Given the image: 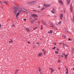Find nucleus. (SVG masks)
Returning a JSON list of instances; mask_svg holds the SVG:
<instances>
[{"mask_svg": "<svg viewBox=\"0 0 74 74\" xmlns=\"http://www.w3.org/2000/svg\"><path fill=\"white\" fill-rule=\"evenodd\" d=\"M13 26H14V25H13Z\"/></svg>", "mask_w": 74, "mask_h": 74, "instance_id": "nucleus-61", "label": "nucleus"}, {"mask_svg": "<svg viewBox=\"0 0 74 74\" xmlns=\"http://www.w3.org/2000/svg\"><path fill=\"white\" fill-rule=\"evenodd\" d=\"M4 3H5V4H8V2H7L6 1H4Z\"/></svg>", "mask_w": 74, "mask_h": 74, "instance_id": "nucleus-19", "label": "nucleus"}, {"mask_svg": "<svg viewBox=\"0 0 74 74\" xmlns=\"http://www.w3.org/2000/svg\"><path fill=\"white\" fill-rule=\"evenodd\" d=\"M19 12H27V10L25 9H22V8H20L19 10Z\"/></svg>", "mask_w": 74, "mask_h": 74, "instance_id": "nucleus-1", "label": "nucleus"}, {"mask_svg": "<svg viewBox=\"0 0 74 74\" xmlns=\"http://www.w3.org/2000/svg\"><path fill=\"white\" fill-rule=\"evenodd\" d=\"M58 23L59 24H61V21L58 22Z\"/></svg>", "mask_w": 74, "mask_h": 74, "instance_id": "nucleus-31", "label": "nucleus"}, {"mask_svg": "<svg viewBox=\"0 0 74 74\" xmlns=\"http://www.w3.org/2000/svg\"><path fill=\"white\" fill-rule=\"evenodd\" d=\"M67 4H69L70 3V0H67Z\"/></svg>", "mask_w": 74, "mask_h": 74, "instance_id": "nucleus-10", "label": "nucleus"}, {"mask_svg": "<svg viewBox=\"0 0 74 74\" xmlns=\"http://www.w3.org/2000/svg\"><path fill=\"white\" fill-rule=\"evenodd\" d=\"M10 43H11L12 42H13V41H12V39H10Z\"/></svg>", "mask_w": 74, "mask_h": 74, "instance_id": "nucleus-27", "label": "nucleus"}, {"mask_svg": "<svg viewBox=\"0 0 74 74\" xmlns=\"http://www.w3.org/2000/svg\"><path fill=\"white\" fill-rule=\"evenodd\" d=\"M58 2L60 4H63V1L62 0H59Z\"/></svg>", "mask_w": 74, "mask_h": 74, "instance_id": "nucleus-6", "label": "nucleus"}, {"mask_svg": "<svg viewBox=\"0 0 74 74\" xmlns=\"http://www.w3.org/2000/svg\"><path fill=\"white\" fill-rule=\"evenodd\" d=\"M55 48H56V47H55L54 48H53V49H55Z\"/></svg>", "mask_w": 74, "mask_h": 74, "instance_id": "nucleus-34", "label": "nucleus"}, {"mask_svg": "<svg viewBox=\"0 0 74 74\" xmlns=\"http://www.w3.org/2000/svg\"><path fill=\"white\" fill-rule=\"evenodd\" d=\"M12 8L13 9H14L15 10H19H19L20 8H19L18 6H16L13 7Z\"/></svg>", "mask_w": 74, "mask_h": 74, "instance_id": "nucleus-3", "label": "nucleus"}, {"mask_svg": "<svg viewBox=\"0 0 74 74\" xmlns=\"http://www.w3.org/2000/svg\"><path fill=\"white\" fill-rule=\"evenodd\" d=\"M44 9H45V8H42V9H41V10H44Z\"/></svg>", "mask_w": 74, "mask_h": 74, "instance_id": "nucleus-36", "label": "nucleus"}, {"mask_svg": "<svg viewBox=\"0 0 74 74\" xmlns=\"http://www.w3.org/2000/svg\"><path fill=\"white\" fill-rule=\"evenodd\" d=\"M43 29L42 25H41V29L42 30Z\"/></svg>", "mask_w": 74, "mask_h": 74, "instance_id": "nucleus-26", "label": "nucleus"}, {"mask_svg": "<svg viewBox=\"0 0 74 74\" xmlns=\"http://www.w3.org/2000/svg\"><path fill=\"white\" fill-rule=\"evenodd\" d=\"M37 19H38V18H36L35 19V20H37Z\"/></svg>", "mask_w": 74, "mask_h": 74, "instance_id": "nucleus-45", "label": "nucleus"}, {"mask_svg": "<svg viewBox=\"0 0 74 74\" xmlns=\"http://www.w3.org/2000/svg\"><path fill=\"white\" fill-rule=\"evenodd\" d=\"M43 51L44 52V49L43 50Z\"/></svg>", "mask_w": 74, "mask_h": 74, "instance_id": "nucleus-57", "label": "nucleus"}, {"mask_svg": "<svg viewBox=\"0 0 74 74\" xmlns=\"http://www.w3.org/2000/svg\"><path fill=\"white\" fill-rule=\"evenodd\" d=\"M19 15V13L18 12L17 13V14L16 16V17H17V16H18Z\"/></svg>", "mask_w": 74, "mask_h": 74, "instance_id": "nucleus-23", "label": "nucleus"}, {"mask_svg": "<svg viewBox=\"0 0 74 74\" xmlns=\"http://www.w3.org/2000/svg\"><path fill=\"white\" fill-rule=\"evenodd\" d=\"M58 62H60V60H58Z\"/></svg>", "mask_w": 74, "mask_h": 74, "instance_id": "nucleus-37", "label": "nucleus"}, {"mask_svg": "<svg viewBox=\"0 0 74 74\" xmlns=\"http://www.w3.org/2000/svg\"><path fill=\"white\" fill-rule=\"evenodd\" d=\"M28 44H30V42H28Z\"/></svg>", "mask_w": 74, "mask_h": 74, "instance_id": "nucleus-48", "label": "nucleus"}, {"mask_svg": "<svg viewBox=\"0 0 74 74\" xmlns=\"http://www.w3.org/2000/svg\"><path fill=\"white\" fill-rule=\"evenodd\" d=\"M9 42H10V43H11V41H9Z\"/></svg>", "mask_w": 74, "mask_h": 74, "instance_id": "nucleus-54", "label": "nucleus"}, {"mask_svg": "<svg viewBox=\"0 0 74 74\" xmlns=\"http://www.w3.org/2000/svg\"><path fill=\"white\" fill-rule=\"evenodd\" d=\"M66 45V46H67V47H68V46L67 45Z\"/></svg>", "mask_w": 74, "mask_h": 74, "instance_id": "nucleus-55", "label": "nucleus"}, {"mask_svg": "<svg viewBox=\"0 0 74 74\" xmlns=\"http://www.w3.org/2000/svg\"><path fill=\"white\" fill-rule=\"evenodd\" d=\"M48 33H50V32H48Z\"/></svg>", "mask_w": 74, "mask_h": 74, "instance_id": "nucleus-59", "label": "nucleus"}, {"mask_svg": "<svg viewBox=\"0 0 74 74\" xmlns=\"http://www.w3.org/2000/svg\"><path fill=\"white\" fill-rule=\"evenodd\" d=\"M46 53V52H44V55H45V53Z\"/></svg>", "mask_w": 74, "mask_h": 74, "instance_id": "nucleus-40", "label": "nucleus"}, {"mask_svg": "<svg viewBox=\"0 0 74 74\" xmlns=\"http://www.w3.org/2000/svg\"><path fill=\"white\" fill-rule=\"evenodd\" d=\"M58 69L59 70H60V67H58Z\"/></svg>", "mask_w": 74, "mask_h": 74, "instance_id": "nucleus-44", "label": "nucleus"}, {"mask_svg": "<svg viewBox=\"0 0 74 74\" xmlns=\"http://www.w3.org/2000/svg\"><path fill=\"white\" fill-rule=\"evenodd\" d=\"M50 34H52V31L50 30Z\"/></svg>", "mask_w": 74, "mask_h": 74, "instance_id": "nucleus-24", "label": "nucleus"}, {"mask_svg": "<svg viewBox=\"0 0 74 74\" xmlns=\"http://www.w3.org/2000/svg\"><path fill=\"white\" fill-rule=\"evenodd\" d=\"M62 58H63L64 57V56H62Z\"/></svg>", "mask_w": 74, "mask_h": 74, "instance_id": "nucleus-43", "label": "nucleus"}, {"mask_svg": "<svg viewBox=\"0 0 74 74\" xmlns=\"http://www.w3.org/2000/svg\"><path fill=\"white\" fill-rule=\"evenodd\" d=\"M72 50L73 52H74V49H72Z\"/></svg>", "mask_w": 74, "mask_h": 74, "instance_id": "nucleus-38", "label": "nucleus"}, {"mask_svg": "<svg viewBox=\"0 0 74 74\" xmlns=\"http://www.w3.org/2000/svg\"><path fill=\"white\" fill-rule=\"evenodd\" d=\"M51 12L53 13V14H54V13L56 12V10L53 9V11H51Z\"/></svg>", "mask_w": 74, "mask_h": 74, "instance_id": "nucleus-7", "label": "nucleus"}, {"mask_svg": "<svg viewBox=\"0 0 74 74\" xmlns=\"http://www.w3.org/2000/svg\"><path fill=\"white\" fill-rule=\"evenodd\" d=\"M63 37H64V38H66V36H63Z\"/></svg>", "mask_w": 74, "mask_h": 74, "instance_id": "nucleus-33", "label": "nucleus"}, {"mask_svg": "<svg viewBox=\"0 0 74 74\" xmlns=\"http://www.w3.org/2000/svg\"><path fill=\"white\" fill-rule=\"evenodd\" d=\"M17 72L16 71V72H15V74H17Z\"/></svg>", "mask_w": 74, "mask_h": 74, "instance_id": "nucleus-47", "label": "nucleus"}, {"mask_svg": "<svg viewBox=\"0 0 74 74\" xmlns=\"http://www.w3.org/2000/svg\"><path fill=\"white\" fill-rule=\"evenodd\" d=\"M53 44H54V45H56V43H54Z\"/></svg>", "mask_w": 74, "mask_h": 74, "instance_id": "nucleus-42", "label": "nucleus"}, {"mask_svg": "<svg viewBox=\"0 0 74 74\" xmlns=\"http://www.w3.org/2000/svg\"><path fill=\"white\" fill-rule=\"evenodd\" d=\"M37 28H38L37 27H35L34 28H33L34 30H36V29H37Z\"/></svg>", "mask_w": 74, "mask_h": 74, "instance_id": "nucleus-13", "label": "nucleus"}, {"mask_svg": "<svg viewBox=\"0 0 74 74\" xmlns=\"http://www.w3.org/2000/svg\"><path fill=\"white\" fill-rule=\"evenodd\" d=\"M62 55H64V54H62Z\"/></svg>", "mask_w": 74, "mask_h": 74, "instance_id": "nucleus-56", "label": "nucleus"}, {"mask_svg": "<svg viewBox=\"0 0 74 74\" xmlns=\"http://www.w3.org/2000/svg\"><path fill=\"white\" fill-rule=\"evenodd\" d=\"M62 44H63V48H65V47H64V46L65 45H65V44H64V43H62Z\"/></svg>", "mask_w": 74, "mask_h": 74, "instance_id": "nucleus-22", "label": "nucleus"}, {"mask_svg": "<svg viewBox=\"0 0 74 74\" xmlns=\"http://www.w3.org/2000/svg\"><path fill=\"white\" fill-rule=\"evenodd\" d=\"M33 11H35V12H37V10H33Z\"/></svg>", "mask_w": 74, "mask_h": 74, "instance_id": "nucleus-35", "label": "nucleus"}, {"mask_svg": "<svg viewBox=\"0 0 74 74\" xmlns=\"http://www.w3.org/2000/svg\"><path fill=\"white\" fill-rule=\"evenodd\" d=\"M42 55V53H40L38 55V56H41Z\"/></svg>", "mask_w": 74, "mask_h": 74, "instance_id": "nucleus-21", "label": "nucleus"}, {"mask_svg": "<svg viewBox=\"0 0 74 74\" xmlns=\"http://www.w3.org/2000/svg\"><path fill=\"white\" fill-rule=\"evenodd\" d=\"M41 21V22H42V23H43V22H44V21Z\"/></svg>", "mask_w": 74, "mask_h": 74, "instance_id": "nucleus-41", "label": "nucleus"}, {"mask_svg": "<svg viewBox=\"0 0 74 74\" xmlns=\"http://www.w3.org/2000/svg\"><path fill=\"white\" fill-rule=\"evenodd\" d=\"M66 74H68V68H66Z\"/></svg>", "mask_w": 74, "mask_h": 74, "instance_id": "nucleus-14", "label": "nucleus"}, {"mask_svg": "<svg viewBox=\"0 0 74 74\" xmlns=\"http://www.w3.org/2000/svg\"><path fill=\"white\" fill-rule=\"evenodd\" d=\"M40 74H42V72H40Z\"/></svg>", "mask_w": 74, "mask_h": 74, "instance_id": "nucleus-49", "label": "nucleus"}, {"mask_svg": "<svg viewBox=\"0 0 74 74\" xmlns=\"http://www.w3.org/2000/svg\"><path fill=\"white\" fill-rule=\"evenodd\" d=\"M37 44H39V43H37Z\"/></svg>", "mask_w": 74, "mask_h": 74, "instance_id": "nucleus-50", "label": "nucleus"}, {"mask_svg": "<svg viewBox=\"0 0 74 74\" xmlns=\"http://www.w3.org/2000/svg\"><path fill=\"white\" fill-rule=\"evenodd\" d=\"M35 3V1H32L27 2L28 4H33Z\"/></svg>", "mask_w": 74, "mask_h": 74, "instance_id": "nucleus-4", "label": "nucleus"}, {"mask_svg": "<svg viewBox=\"0 0 74 74\" xmlns=\"http://www.w3.org/2000/svg\"><path fill=\"white\" fill-rule=\"evenodd\" d=\"M53 71H54V70H51V73H52Z\"/></svg>", "mask_w": 74, "mask_h": 74, "instance_id": "nucleus-25", "label": "nucleus"}, {"mask_svg": "<svg viewBox=\"0 0 74 74\" xmlns=\"http://www.w3.org/2000/svg\"><path fill=\"white\" fill-rule=\"evenodd\" d=\"M26 30H27V32H30V29H29L27 28H26Z\"/></svg>", "mask_w": 74, "mask_h": 74, "instance_id": "nucleus-12", "label": "nucleus"}, {"mask_svg": "<svg viewBox=\"0 0 74 74\" xmlns=\"http://www.w3.org/2000/svg\"><path fill=\"white\" fill-rule=\"evenodd\" d=\"M63 14H60V19H62V18H63Z\"/></svg>", "mask_w": 74, "mask_h": 74, "instance_id": "nucleus-8", "label": "nucleus"}, {"mask_svg": "<svg viewBox=\"0 0 74 74\" xmlns=\"http://www.w3.org/2000/svg\"><path fill=\"white\" fill-rule=\"evenodd\" d=\"M59 44H62V43H60Z\"/></svg>", "mask_w": 74, "mask_h": 74, "instance_id": "nucleus-52", "label": "nucleus"}, {"mask_svg": "<svg viewBox=\"0 0 74 74\" xmlns=\"http://www.w3.org/2000/svg\"><path fill=\"white\" fill-rule=\"evenodd\" d=\"M37 12H39V13H40V12H41V11H37Z\"/></svg>", "mask_w": 74, "mask_h": 74, "instance_id": "nucleus-28", "label": "nucleus"}, {"mask_svg": "<svg viewBox=\"0 0 74 74\" xmlns=\"http://www.w3.org/2000/svg\"><path fill=\"white\" fill-rule=\"evenodd\" d=\"M14 14L15 15H16L17 13V10H14Z\"/></svg>", "mask_w": 74, "mask_h": 74, "instance_id": "nucleus-11", "label": "nucleus"}, {"mask_svg": "<svg viewBox=\"0 0 74 74\" xmlns=\"http://www.w3.org/2000/svg\"><path fill=\"white\" fill-rule=\"evenodd\" d=\"M50 70H53V69H52V68H50Z\"/></svg>", "mask_w": 74, "mask_h": 74, "instance_id": "nucleus-30", "label": "nucleus"}, {"mask_svg": "<svg viewBox=\"0 0 74 74\" xmlns=\"http://www.w3.org/2000/svg\"><path fill=\"white\" fill-rule=\"evenodd\" d=\"M16 72H17V71H18V70H17L16 71Z\"/></svg>", "mask_w": 74, "mask_h": 74, "instance_id": "nucleus-46", "label": "nucleus"}, {"mask_svg": "<svg viewBox=\"0 0 74 74\" xmlns=\"http://www.w3.org/2000/svg\"><path fill=\"white\" fill-rule=\"evenodd\" d=\"M23 20L25 21H26V18H24L23 19Z\"/></svg>", "mask_w": 74, "mask_h": 74, "instance_id": "nucleus-32", "label": "nucleus"}, {"mask_svg": "<svg viewBox=\"0 0 74 74\" xmlns=\"http://www.w3.org/2000/svg\"><path fill=\"white\" fill-rule=\"evenodd\" d=\"M31 16L32 17H34V18H35V17H38V16L36 15L35 14H33Z\"/></svg>", "mask_w": 74, "mask_h": 74, "instance_id": "nucleus-5", "label": "nucleus"}, {"mask_svg": "<svg viewBox=\"0 0 74 74\" xmlns=\"http://www.w3.org/2000/svg\"><path fill=\"white\" fill-rule=\"evenodd\" d=\"M68 40H69V41H71V40H71V39H70V38H69Z\"/></svg>", "mask_w": 74, "mask_h": 74, "instance_id": "nucleus-29", "label": "nucleus"}, {"mask_svg": "<svg viewBox=\"0 0 74 74\" xmlns=\"http://www.w3.org/2000/svg\"><path fill=\"white\" fill-rule=\"evenodd\" d=\"M36 21V20H34V21Z\"/></svg>", "mask_w": 74, "mask_h": 74, "instance_id": "nucleus-58", "label": "nucleus"}, {"mask_svg": "<svg viewBox=\"0 0 74 74\" xmlns=\"http://www.w3.org/2000/svg\"><path fill=\"white\" fill-rule=\"evenodd\" d=\"M1 25H0V27H1Z\"/></svg>", "mask_w": 74, "mask_h": 74, "instance_id": "nucleus-51", "label": "nucleus"}, {"mask_svg": "<svg viewBox=\"0 0 74 74\" xmlns=\"http://www.w3.org/2000/svg\"><path fill=\"white\" fill-rule=\"evenodd\" d=\"M43 23L44 25H47V23H46V22L44 21L43 22Z\"/></svg>", "mask_w": 74, "mask_h": 74, "instance_id": "nucleus-15", "label": "nucleus"}, {"mask_svg": "<svg viewBox=\"0 0 74 74\" xmlns=\"http://www.w3.org/2000/svg\"><path fill=\"white\" fill-rule=\"evenodd\" d=\"M0 3L1 4L3 3V2H1V1H0Z\"/></svg>", "mask_w": 74, "mask_h": 74, "instance_id": "nucleus-39", "label": "nucleus"}, {"mask_svg": "<svg viewBox=\"0 0 74 74\" xmlns=\"http://www.w3.org/2000/svg\"><path fill=\"white\" fill-rule=\"evenodd\" d=\"M57 50H58V51H59V49H57Z\"/></svg>", "mask_w": 74, "mask_h": 74, "instance_id": "nucleus-53", "label": "nucleus"}, {"mask_svg": "<svg viewBox=\"0 0 74 74\" xmlns=\"http://www.w3.org/2000/svg\"><path fill=\"white\" fill-rule=\"evenodd\" d=\"M73 70H74V68H73Z\"/></svg>", "mask_w": 74, "mask_h": 74, "instance_id": "nucleus-60", "label": "nucleus"}, {"mask_svg": "<svg viewBox=\"0 0 74 74\" xmlns=\"http://www.w3.org/2000/svg\"><path fill=\"white\" fill-rule=\"evenodd\" d=\"M38 70H39V72H40L41 71V68L40 67H38Z\"/></svg>", "mask_w": 74, "mask_h": 74, "instance_id": "nucleus-17", "label": "nucleus"}, {"mask_svg": "<svg viewBox=\"0 0 74 74\" xmlns=\"http://www.w3.org/2000/svg\"><path fill=\"white\" fill-rule=\"evenodd\" d=\"M55 53H56V54H58L59 53V52L58 51H56L55 52Z\"/></svg>", "mask_w": 74, "mask_h": 74, "instance_id": "nucleus-20", "label": "nucleus"}, {"mask_svg": "<svg viewBox=\"0 0 74 74\" xmlns=\"http://www.w3.org/2000/svg\"><path fill=\"white\" fill-rule=\"evenodd\" d=\"M71 12H72V4H71Z\"/></svg>", "mask_w": 74, "mask_h": 74, "instance_id": "nucleus-16", "label": "nucleus"}, {"mask_svg": "<svg viewBox=\"0 0 74 74\" xmlns=\"http://www.w3.org/2000/svg\"><path fill=\"white\" fill-rule=\"evenodd\" d=\"M49 25L50 26H51V27H53V29H57V28H56V27H55V25H53L52 23H50Z\"/></svg>", "mask_w": 74, "mask_h": 74, "instance_id": "nucleus-2", "label": "nucleus"}, {"mask_svg": "<svg viewBox=\"0 0 74 74\" xmlns=\"http://www.w3.org/2000/svg\"><path fill=\"white\" fill-rule=\"evenodd\" d=\"M64 56H65V59H67V56H68V55H64Z\"/></svg>", "mask_w": 74, "mask_h": 74, "instance_id": "nucleus-18", "label": "nucleus"}, {"mask_svg": "<svg viewBox=\"0 0 74 74\" xmlns=\"http://www.w3.org/2000/svg\"><path fill=\"white\" fill-rule=\"evenodd\" d=\"M44 6H46V7H48L50 6V5L47 4L46 5L45 4Z\"/></svg>", "mask_w": 74, "mask_h": 74, "instance_id": "nucleus-9", "label": "nucleus"}]
</instances>
